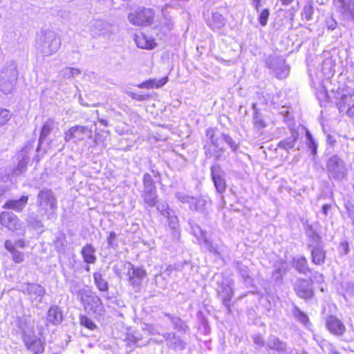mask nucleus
Returning <instances> with one entry per match:
<instances>
[{"label":"nucleus","mask_w":354,"mask_h":354,"mask_svg":"<svg viewBox=\"0 0 354 354\" xmlns=\"http://www.w3.org/2000/svg\"><path fill=\"white\" fill-rule=\"evenodd\" d=\"M17 325L21 330L22 341L28 350L35 354L42 353L44 351L45 342L35 335L34 324L29 316L19 317Z\"/></svg>","instance_id":"f257e3e1"},{"label":"nucleus","mask_w":354,"mask_h":354,"mask_svg":"<svg viewBox=\"0 0 354 354\" xmlns=\"http://www.w3.org/2000/svg\"><path fill=\"white\" fill-rule=\"evenodd\" d=\"M329 179L341 181L347 176L348 170L345 162L337 155L332 156L326 162Z\"/></svg>","instance_id":"423d86ee"},{"label":"nucleus","mask_w":354,"mask_h":354,"mask_svg":"<svg viewBox=\"0 0 354 354\" xmlns=\"http://www.w3.org/2000/svg\"><path fill=\"white\" fill-rule=\"evenodd\" d=\"M27 223L28 225L36 230L40 229L43 227L41 221L34 216H30L28 218Z\"/></svg>","instance_id":"8fccbe9b"},{"label":"nucleus","mask_w":354,"mask_h":354,"mask_svg":"<svg viewBox=\"0 0 354 354\" xmlns=\"http://www.w3.org/2000/svg\"><path fill=\"white\" fill-rule=\"evenodd\" d=\"M0 223L2 226L15 232L23 230V223L12 212H3L0 214Z\"/></svg>","instance_id":"4468645a"},{"label":"nucleus","mask_w":354,"mask_h":354,"mask_svg":"<svg viewBox=\"0 0 354 354\" xmlns=\"http://www.w3.org/2000/svg\"><path fill=\"white\" fill-rule=\"evenodd\" d=\"M211 206V203L209 200L204 198H193L190 209L196 210L203 214H207L209 208Z\"/></svg>","instance_id":"a878e982"},{"label":"nucleus","mask_w":354,"mask_h":354,"mask_svg":"<svg viewBox=\"0 0 354 354\" xmlns=\"http://www.w3.org/2000/svg\"><path fill=\"white\" fill-rule=\"evenodd\" d=\"M206 136L209 140V142L205 146L206 157H214L216 160H220L225 151L224 149L221 147L223 142V133L216 136L214 130L209 128L206 130Z\"/></svg>","instance_id":"39448f33"},{"label":"nucleus","mask_w":354,"mask_h":354,"mask_svg":"<svg viewBox=\"0 0 354 354\" xmlns=\"http://www.w3.org/2000/svg\"><path fill=\"white\" fill-rule=\"evenodd\" d=\"M154 17V12L150 8H138L134 12L129 14V22L138 26H149L152 23Z\"/></svg>","instance_id":"9d476101"},{"label":"nucleus","mask_w":354,"mask_h":354,"mask_svg":"<svg viewBox=\"0 0 354 354\" xmlns=\"http://www.w3.org/2000/svg\"><path fill=\"white\" fill-rule=\"evenodd\" d=\"M295 290L301 298L308 299L313 296L312 284L307 280L298 279L295 285Z\"/></svg>","instance_id":"6ab92c4d"},{"label":"nucleus","mask_w":354,"mask_h":354,"mask_svg":"<svg viewBox=\"0 0 354 354\" xmlns=\"http://www.w3.org/2000/svg\"><path fill=\"white\" fill-rule=\"evenodd\" d=\"M253 340L255 344L259 345V346H263L264 345V340L261 335H257L254 336Z\"/></svg>","instance_id":"680f3d73"},{"label":"nucleus","mask_w":354,"mask_h":354,"mask_svg":"<svg viewBox=\"0 0 354 354\" xmlns=\"http://www.w3.org/2000/svg\"><path fill=\"white\" fill-rule=\"evenodd\" d=\"M335 61L330 55L329 53L324 54V59H323L320 70L323 75L326 78H330L335 73Z\"/></svg>","instance_id":"412c9836"},{"label":"nucleus","mask_w":354,"mask_h":354,"mask_svg":"<svg viewBox=\"0 0 354 354\" xmlns=\"http://www.w3.org/2000/svg\"><path fill=\"white\" fill-rule=\"evenodd\" d=\"M62 319L63 316L62 315V311H48L46 324L47 325L48 322L55 325L59 324L62 322Z\"/></svg>","instance_id":"ea45409f"},{"label":"nucleus","mask_w":354,"mask_h":354,"mask_svg":"<svg viewBox=\"0 0 354 354\" xmlns=\"http://www.w3.org/2000/svg\"><path fill=\"white\" fill-rule=\"evenodd\" d=\"M34 143V140L28 141L21 151L17 153V158L18 162L17 165L12 171V176L21 175L26 171L27 165L30 160V155L33 151Z\"/></svg>","instance_id":"6e6552de"},{"label":"nucleus","mask_w":354,"mask_h":354,"mask_svg":"<svg viewBox=\"0 0 354 354\" xmlns=\"http://www.w3.org/2000/svg\"><path fill=\"white\" fill-rule=\"evenodd\" d=\"M62 42L58 35L53 30H44L36 39V49L44 56H50L58 51Z\"/></svg>","instance_id":"f03ea898"},{"label":"nucleus","mask_w":354,"mask_h":354,"mask_svg":"<svg viewBox=\"0 0 354 354\" xmlns=\"http://www.w3.org/2000/svg\"><path fill=\"white\" fill-rule=\"evenodd\" d=\"M158 194L157 192H142V198L145 203L150 207L156 205Z\"/></svg>","instance_id":"a19ab883"},{"label":"nucleus","mask_w":354,"mask_h":354,"mask_svg":"<svg viewBox=\"0 0 354 354\" xmlns=\"http://www.w3.org/2000/svg\"><path fill=\"white\" fill-rule=\"evenodd\" d=\"M95 253V249L91 244H86L83 247L81 251L84 262L88 264H93L95 263L97 257Z\"/></svg>","instance_id":"cd10ccee"},{"label":"nucleus","mask_w":354,"mask_h":354,"mask_svg":"<svg viewBox=\"0 0 354 354\" xmlns=\"http://www.w3.org/2000/svg\"><path fill=\"white\" fill-rule=\"evenodd\" d=\"M93 131L91 128L86 126L75 125L71 127L64 133V140L72 141L74 143L86 142L92 139Z\"/></svg>","instance_id":"0eeeda50"},{"label":"nucleus","mask_w":354,"mask_h":354,"mask_svg":"<svg viewBox=\"0 0 354 354\" xmlns=\"http://www.w3.org/2000/svg\"><path fill=\"white\" fill-rule=\"evenodd\" d=\"M266 344L269 348L279 352H284L286 350V344L275 336H270Z\"/></svg>","instance_id":"473e14b6"},{"label":"nucleus","mask_w":354,"mask_h":354,"mask_svg":"<svg viewBox=\"0 0 354 354\" xmlns=\"http://www.w3.org/2000/svg\"><path fill=\"white\" fill-rule=\"evenodd\" d=\"M93 279L94 282L97 286V288L100 291H107L109 286L108 283L106 280H104L102 277V275L100 272H94L93 273Z\"/></svg>","instance_id":"58836bf2"},{"label":"nucleus","mask_w":354,"mask_h":354,"mask_svg":"<svg viewBox=\"0 0 354 354\" xmlns=\"http://www.w3.org/2000/svg\"><path fill=\"white\" fill-rule=\"evenodd\" d=\"M266 65L272 71V74L278 79L286 78L289 74V66L286 64L282 57L270 55L266 59Z\"/></svg>","instance_id":"1a4fd4ad"},{"label":"nucleus","mask_w":354,"mask_h":354,"mask_svg":"<svg viewBox=\"0 0 354 354\" xmlns=\"http://www.w3.org/2000/svg\"><path fill=\"white\" fill-rule=\"evenodd\" d=\"M17 66L13 62H8L0 71V91L5 94L10 93L17 80Z\"/></svg>","instance_id":"20e7f679"},{"label":"nucleus","mask_w":354,"mask_h":354,"mask_svg":"<svg viewBox=\"0 0 354 354\" xmlns=\"http://www.w3.org/2000/svg\"><path fill=\"white\" fill-rule=\"evenodd\" d=\"M299 134L298 131L295 130H291L290 135L279 142L277 147L280 149L286 150V151H288L290 149H292L295 147L299 138Z\"/></svg>","instance_id":"b1692460"},{"label":"nucleus","mask_w":354,"mask_h":354,"mask_svg":"<svg viewBox=\"0 0 354 354\" xmlns=\"http://www.w3.org/2000/svg\"><path fill=\"white\" fill-rule=\"evenodd\" d=\"M261 1L262 0H251V4L257 12H259Z\"/></svg>","instance_id":"338daca9"},{"label":"nucleus","mask_w":354,"mask_h":354,"mask_svg":"<svg viewBox=\"0 0 354 354\" xmlns=\"http://www.w3.org/2000/svg\"><path fill=\"white\" fill-rule=\"evenodd\" d=\"M176 197L178 200H179L180 202H182L183 203H189V206L191 205L192 199L194 198V197H190L189 196L185 195L184 194L180 193V192H177L176 194Z\"/></svg>","instance_id":"6e6d98bb"},{"label":"nucleus","mask_w":354,"mask_h":354,"mask_svg":"<svg viewBox=\"0 0 354 354\" xmlns=\"http://www.w3.org/2000/svg\"><path fill=\"white\" fill-rule=\"evenodd\" d=\"M311 249L312 261L316 265H322L325 261L326 252L323 248L318 243L315 246L309 245Z\"/></svg>","instance_id":"bb28decb"},{"label":"nucleus","mask_w":354,"mask_h":354,"mask_svg":"<svg viewBox=\"0 0 354 354\" xmlns=\"http://www.w3.org/2000/svg\"><path fill=\"white\" fill-rule=\"evenodd\" d=\"M326 141L331 146H333L336 143V140L334 136L330 134L327 135Z\"/></svg>","instance_id":"774afa93"},{"label":"nucleus","mask_w":354,"mask_h":354,"mask_svg":"<svg viewBox=\"0 0 354 354\" xmlns=\"http://www.w3.org/2000/svg\"><path fill=\"white\" fill-rule=\"evenodd\" d=\"M217 292L227 308H230V302L233 295L232 281L230 279H222L218 281Z\"/></svg>","instance_id":"ddd939ff"},{"label":"nucleus","mask_w":354,"mask_h":354,"mask_svg":"<svg viewBox=\"0 0 354 354\" xmlns=\"http://www.w3.org/2000/svg\"><path fill=\"white\" fill-rule=\"evenodd\" d=\"M140 339H141L140 336H138L136 333H127L126 336V340L128 342L129 344H136L139 346H141V345L139 344V341Z\"/></svg>","instance_id":"5fc2aeb1"},{"label":"nucleus","mask_w":354,"mask_h":354,"mask_svg":"<svg viewBox=\"0 0 354 354\" xmlns=\"http://www.w3.org/2000/svg\"><path fill=\"white\" fill-rule=\"evenodd\" d=\"M168 82V77H164L156 80L155 79L148 80L140 84L138 86L140 88H158L164 86Z\"/></svg>","instance_id":"2f4dec72"},{"label":"nucleus","mask_w":354,"mask_h":354,"mask_svg":"<svg viewBox=\"0 0 354 354\" xmlns=\"http://www.w3.org/2000/svg\"><path fill=\"white\" fill-rule=\"evenodd\" d=\"M295 267L299 272L306 274L310 272V269L308 266V262L305 257H301L297 259H295Z\"/></svg>","instance_id":"4c0bfd02"},{"label":"nucleus","mask_w":354,"mask_h":354,"mask_svg":"<svg viewBox=\"0 0 354 354\" xmlns=\"http://www.w3.org/2000/svg\"><path fill=\"white\" fill-rule=\"evenodd\" d=\"M157 209L163 216H168L174 211L169 207V205L165 202H160L158 203Z\"/></svg>","instance_id":"de8ad7c7"},{"label":"nucleus","mask_w":354,"mask_h":354,"mask_svg":"<svg viewBox=\"0 0 354 354\" xmlns=\"http://www.w3.org/2000/svg\"><path fill=\"white\" fill-rule=\"evenodd\" d=\"M211 176L216 191L219 194L223 193L226 189L225 174L218 164L211 167Z\"/></svg>","instance_id":"f3484780"},{"label":"nucleus","mask_w":354,"mask_h":354,"mask_svg":"<svg viewBox=\"0 0 354 354\" xmlns=\"http://www.w3.org/2000/svg\"><path fill=\"white\" fill-rule=\"evenodd\" d=\"M80 74V70L76 68H66L62 71V75L65 79L75 78Z\"/></svg>","instance_id":"37998d69"},{"label":"nucleus","mask_w":354,"mask_h":354,"mask_svg":"<svg viewBox=\"0 0 354 354\" xmlns=\"http://www.w3.org/2000/svg\"><path fill=\"white\" fill-rule=\"evenodd\" d=\"M115 238H116V234L115 232H111L109 233V235L107 238V243H108V245L109 247L111 248H114L115 247V243H114V241L115 240Z\"/></svg>","instance_id":"bf43d9fd"},{"label":"nucleus","mask_w":354,"mask_h":354,"mask_svg":"<svg viewBox=\"0 0 354 354\" xmlns=\"http://www.w3.org/2000/svg\"><path fill=\"white\" fill-rule=\"evenodd\" d=\"M328 330L335 335H342L345 332L346 328L344 324L337 318L329 316L326 321Z\"/></svg>","instance_id":"4be33fe9"},{"label":"nucleus","mask_w":354,"mask_h":354,"mask_svg":"<svg viewBox=\"0 0 354 354\" xmlns=\"http://www.w3.org/2000/svg\"><path fill=\"white\" fill-rule=\"evenodd\" d=\"M337 107L341 113H345L350 117L354 115V93L348 95H343L339 102Z\"/></svg>","instance_id":"a211bd4d"},{"label":"nucleus","mask_w":354,"mask_h":354,"mask_svg":"<svg viewBox=\"0 0 354 354\" xmlns=\"http://www.w3.org/2000/svg\"><path fill=\"white\" fill-rule=\"evenodd\" d=\"M192 230L194 235L196 237L199 244L205 250L211 253L217 254L218 247L214 245L211 241H209L206 236V232L203 231L201 227L197 225H193Z\"/></svg>","instance_id":"dca6fc26"},{"label":"nucleus","mask_w":354,"mask_h":354,"mask_svg":"<svg viewBox=\"0 0 354 354\" xmlns=\"http://www.w3.org/2000/svg\"><path fill=\"white\" fill-rule=\"evenodd\" d=\"M133 39L137 46L142 49L151 50L154 48L156 46L153 38L142 32L135 33Z\"/></svg>","instance_id":"aec40b11"},{"label":"nucleus","mask_w":354,"mask_h":354,"mask_svg":"<svg viewBox=\"0 0 354 354\" xmlns=\"http://www.w3.org/2000/svg\"><path fill=\"white\" fill-rule=\"evenodd\" d=\"M80 319L81 325L86 327L87 328L93 330L96 327V325L94 324V322L87 317L81 315Z\"/></svg>","instance_id":"603ef678"},{"label":"nucleus","mask_w":354,"mask_h":354,"mask_svg":"<svg viewBox=\"0 0 354 354\" xmlns=\"http://www.w3.org/2000/svg\"><path fill=\"white\" fill-rule=\"evenodd\" d=\"M176 272H177V270H176V269L174 267H173L172 266H168V267L166 268V270H165V273L167 276H171V275H172L173 274H174V275H176Z\"/></svg>","instance_id":"e2e57ef3"},{"label":"nucleus","mask_w":354,"mask_h":354,"mask_svg":"<svg viewBox=\"0 0 354 354\" xmlns=\"http://www.w3.org/2000/svg\"><path fill=\"white\" fill-rule=\"evenodd\" d=\"M54 127V120L51 119H48L43 125L41 128V131L40 133L38 146L36 149L37 151H39L41 145L47 138V136L50 134Z\"/></svg>","instance_id":"c85d7f7f"},{"label":"nucleus","mask_w":354,"mask_h":354,"mask_svg":"<svg viewBox=\"0 0 354 354\" xmlns=\"http://www.w3.org/2000/svg\"><path fill=\"white\" fill-rule=\"evenodd\" d=\"M313 11L310 6H306L303 10V15L307 21H309L312 18Z\"/></svg>","instance_id":"13d9d810"},{"label":"nucleus","mask_w":354,"mask_h":354,"mask_svg":"<svg viewBox=\"0 0 354 354\" xmlns=\"http://www.w3.org/2000/svg\"><path fill=\"white\" fill-rule=\"evenodd\" d=\"M111 25L103 20H95L88 25V31L92 38L96 39L109 35L111 32Z\"/></svg>","instance_id":"f8f14e48"},{"label":"nucleus","mask_w":354,"mask_h":354,"mask_svg":"<svg viewBox=\"0 0 354 354\" xmlns=\"http://www.w3.org/2000/svg\"><path fill=\"white\" fill-rule=\"evenodd\" d=\"M331 209V205L329 204H325L322 207V213L324 214V216L326 217L327 216L329 210Z\"/></svg>","instance_id":"69168bd1"},{"label":"nucleus","mask_w":354,"mask_h":354,"mask_svg":"<svg viewBox=\"0 0 354 354\" xmlns=\"http://www.w3.org/2000/svg\"><path fill=\"white\" fill-rule=\"evenodd\" d=\"M82 301L85 304L84 310H95L97 308L101 303L100 297L96 295H86Z\"/></svg>","instance_id":"c9c22d12"},{"label":"nucleus","mask_w":354,"mask_h":354,"mask_svg":"<svg viewBox=\"0 0 354 354\" xmlns=\"http://www.w3.org/2000/svg\"><path fill=\"white\" fill-rule=\"evenodd\" d=\"M293 316L306 328L310 325L308 317L303 311H294Z\"/></svg>","instance_id":"c03bdc74"},{"label":"nucleus","mask_w":354,"mask_h":354,"mask_svg":"<svg viewBox=\"0 0 354 354\" xmlns=\"http://www.w3.org/2000/svg\"><path fill=\"white\" fill-rule=\"evenodd\" d=\"M327 350L330 354H339V351L336 349V348L331 344H328L326 345Z\"/></svg>","instance_id":"0e129e2a"},{"label":"nucleus","mask_w":354,"mask_h":354,"mask_svg":"<svg viewBox=\"0 0 354 354\" xmlns=\"http://www.w3.org/2000/svg\"><path fill=\"white\" fill-rule=\"evenodd\" d=\"M165 217L168 219L169 227L171 229L176 230L178 227V219L176 216L175 212H173L171 214H169L168 216Z\"/></svg>","instance_id":"09e8293b"},{"label":"nucleus","mask_w":354,"mask_h":354,"mask_svg":"<svg viewBox=\"0 0 354 354\" xmlns=\"http://www.w3.org/2000/svg\"><path fill=\"white\" fill-rule=\"evenodd\" d=\"M130 96L133 99L140 101V102L149 99V95H140V94H137V93H131Z\"/></svg>","instance_id":"052dcab7"},{"label":"nucleus","mask_w":354,"mask_h":354,"mask_svg":"<svg viewBox=\"0 0 354 354\" xmlns=\"http://www.w3.org/2000/svg\"><path fill=\"white\" fill-rule=\"evenodd\" d=\"M259 14L258 20L259 24L262 26H266L268 23V19L270 16V11L268 8L263 9L261 10H259V12H257Z\"/></svg>","instance_id":"a18cd8bd"},{"label":"nucleus","mask_w":354,"mask_h":354,"mask_svg":"<svg viewBox=\"0 0 354 354\" xmlns=\"http://www.w3.org/2000/svg\"><path fill=\"white\" fill-rule=\"evenodd\" d=\"M252 109L254 111L252 122L254 127V129L258 131H261L264 128L267 127V124L264 120L262 115L258 111L257 109L256 104H252Z\"/></svg>","instance_id":"7c9ffc66"},{"label":"nucleus","mask_w":354,"mask_h":354,"mask_svg":"<svg viewBox=\"0 0 354 354\" xmlns=\"http://www.w3.org/2000/svg\"><path fill=\"white\" fill-rule=\"evenodd\" d=\"M225 24V19L223 15L217 12H213L212 15V21L209 26L212 29L219 28L223 27Z\"/></svg>","instance_id":"e433bc0d"},{"label":"nucleus","mask_w":354,"mask_h":354,"mask_svg":"<svg viewBox=\"0 0 354 354\" xmlns=\"http://www.w3.org/2000/svg\"><path fill=\"white\" fill-rule=\"evenodd\" d=\"M333 3L344 19L354 21L353 0H333Z\"/></svg>","instance_id":"2eb2a0df"},{"label":"nucleus","mask_w":354,"mask_h":354,"mask_svg":"<svg viewBox=\"0 0 354 354\" xmlns=\"http://www.w3.org/2000/svg\"><path fill=\"white\" fill-rule=\"evenodd\" d=\"M10 118L11 114L8 109H0V127L7 124Z\"/></svg>","instance_id":"49530a36"},{"label":"nucleus","mask_w":354,"mask_h":354,"mask_svg":"<svg viewBox=\"0 0 354 354\" xmlns=\"http://www.w3.org/2000/svg\"><path fill=\"white\" fill-rule=\"evenodd\" d=\"M306 145L313 156L317 154L318 144L308 130L306 131Z\"/></svg>","instance_id":"79ce46f5"},{"label":"nucleus","mask_w":354,"mask_h":354,"mask_svg":"<svg viewBox=\"0 0 354 354\" xmlns=\"http://www.w3.org/2000/svg\"><path fill=\"white\" fill-rule=\"evenodd\" d=\"M36 205L40 216H46L48 219L53 218L57 208V199L53 192L46 188L39 192Z\"/></svg>","instance_id":"7ed1b4c3"},{"label":"nucleus","mask_w":354,"mask_h":354,"mask_svg":"<svg viewBox=\"0 0 354 354\" xmlns=\"http://www.w3.org/2000/svg\"><path fill=\"white\" fill-rule=\"evenodd\" d=\"M142 181L144 186H156L152 176L149 174H144Z\"/></svg>","instance_id":"4d7b16f0"},{"label":"nucleus","mask_w":354,"mask_h":354,"mask_svg":"<svg viewBox=\"0 0 354 354\" xmlns=\"http://www.w3.org/2000/svg\"><path fill=\"white\" fill-rule=\"evenodd\" d=\"M122 267L127 271L130 285L136 291L139 290L142 281L147 275L145 270L142 268H135L131 263H124Z\"/></svg>","instance_id":"9b49d317"},{"label":"nucleus","mask_w":354,"mask_h":354,"mask_svg":"<svg viewBox=\"0 0 354 354\" xmlns=\"http://www.w3.org/2000/svg\"><path fill=\"white\" fill-rule=\"evenodd\" d=\"M5 248L7 250H8L12 254V259L15 263H21L24 261V253L16 250V248H15V246L11 241H10V240L6 241Z\"/></svg>","instance_id":"72a5a7b5"},{"label":"nucleus","mask_w":354,"mask_h":354,"mask_svg":"<svg viewBox=\"0 0 354 354\" xmlns=\"http://www.w3.org/2000/svg\"><path fill=\"white\" fill-rule=\"evenodd\" d=\"M24 292H26L30 297L37 298L45 294V289L39 284L29 283L26 285Z\"/></svg>","instance_id":"f704fd0d"},{"label":"nucleus","mask_w":354,"mask_h":354,"mask_svg":"<svg viewBox=\"0 0 354 354\" xmlns=\"http://www.w3.org/2000/svg\"><path fill=\"white\" fill-rule=\"evenodd\" d=\"M28 201V196H22L18 200H9L3 206L4 209H12L16 212H21L27 205Z\"/></svg>","instance_id":"393cba45"},{"label":"nucleus","mask_w":354,"mask_h":354,"mask_svg":"<svg viewBox=\"0 0 354 354\" xmlns=\"http://www.w3.org/2000/svg\"><path fill=\"white\" fill-rule=\"evenodd\" d=\"M167 342V346L175 351H183L185 348L186 343L175 333H166L162 335Z\"/></svg>","instance_id":"5701e85b"},{"label":"nucleus","mask_w":354,"mask_h":354,"mask_svg":"<svg viewBox=\"0 0 354 354\" xmlns=\"http://www.w3.org/2000/svg\"><path fill=\"white\" fill-rule=\"evenodd\" d=\"M288 270V265L286 262H282L279 265H275L274 270L272 275V279L276 283H281L283 279V275L286 274Z\"/></svg>","instance_id":"c756f323"},{"label":"nucleus","mask_w":354,"mask_h":354,"mask_svg":"<svg viewBox=\"0 0 354 354\" xmlns=\"http://www.w3.org/2000/svg\"><path fill=\"white\" fill-rule=\"evenodd\" d=\"M171 321L173 323L174 326L175 328H177L179 330H182V331H184V332L187 331V330L188 328L187 326L180 318H178V317H171Z\"/></svg>","instance_id":"3c124183"},{"label":"nucleus","mask_w":354,"mask_h":354,"mask_svg":"<svg viewBox=\"0 0 354 354\" xmlns=\"http://www.w3.org/2000/svg\"><path fill=\"white\" fill-rule=\"evenodd\" d=\"M223 142L227 144L234 152L236 151L239 146L228 134L223 133Z\"/></svg>","instance_id":"864d4df0"}]
</instances>
